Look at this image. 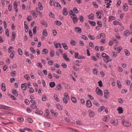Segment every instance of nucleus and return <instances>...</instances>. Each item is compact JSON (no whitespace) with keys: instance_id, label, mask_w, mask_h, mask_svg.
Wrapping results in <instances>:
<instances>
[{"instance_id":"nucleus-20","label":"nucleus","mask_w":132,"mask_h":132,"mask_svg":"<svg viewBox=\"0 0 132 132\" xmlns=\"http://www.w3.org/2000/svg\"><path fill=\"white\" fill-rule=\"evenodd\" d=\"M51 112L52 115H54L55 116H58V114L57 112L55 113L53 110H51L50 111Z\"/></svg>"},{"instance_id":"nucleus-16","label":"nucleus","mask_w":132,"mask_h":132,"mask_svg":"<svg viewBox=\"0 0 132 132\" xmlns=\"http://www.w3.org/2000/svg\"><path fill=\"white\" fill-rule=\"evenodd\" d=\"M12 92L17 97L18 96V93L17 91L16 90L13 89L12 90Z\"/></svg>"},{"instance_id":"nucleus-3","label":"nucleus","mask_w":132,"mask_h":132,"mask_svg":"<svg viewBox=\"0 0 132 132\" xmlns=\"http://www.w3.org/2000/svg\"><path fill=\"white\" fill-rule=\"evenodd\" d=\"M122 123L123 125L126 127H128L131 125V123L129 122L122 121Z\"/></svg>"},{"instance_id":"nucleus-45","label":"nucleus","mask_w":132,"mask_h":132,"mask_svg":"<svg viewBox=\"0 0 132 132\" xmlns=\"http://www.w3.org/2000/svg\"><path fill=\"white\" fill-rule=\"evenodd\" d=\"M117 82L118 87L120 88H121V84L120 81L119 80H117Z\"/></svg>"},{"instance_id":"nucleus-1","label":"nucleus","mask_w":132,"mask_h":132,"mask_svg":"<svg viewBox=\"0 0 132 132\" xmlns=\"http://www.w3.org/2000/svg\"><path fill=\"white\" fill-rule=\"evenodd\" d=\"M96 92L97 94L98 95L102 96L103 95V92L101 89L98 87L96 88Z\"/></svg>"},{"instance_id":"nucleus-55","label":"nucleus","mask_w":132,"mask_h":132,"mask_svg":"<svg viewBox=\"0 0 132 132\" xmlns=\"http://www.w3.org/2000/svg\"><path fill=\"white\" fill-rule=\"evenodd\" d=\"M70 43L72 45H74L76 44V42L73 40H72L71 41Z\"/></svg>"},{"instance_id":"nucleus-28","label":"nucleus","mask_w":132,"mask_h":132,"mask_svg":"<svg viewBox=\"0 0 132 132\" xmlns=\"http://www.w3.org/2000/svg\"><path fill=\"white\" fill-rule=\"evenodd\" d=\"M41 23L44 26H45L46 27H47V23L44 20H43L41 21Z\"/></svg>"},{"instance_id":"nucleus-62","label":"nucleus","mask_w":132,"mask_h":132,"mask_svg":"<svg viewBox=\"0 0 132 132\" xmlns=\"http://www.w3.org/2000/svg\"><path fill=\"white\" fill-rule=\"evenodd\" d=\"M71 99L72 101L74 103H76L77 102L76 99L75 97H72Z\"/></svg>"},{"instance_id":"nucleus-59","label":"nucleus","mask_w":132,"mask_h":132,"mask_svg":"<svg viewBox=\"0 0 132 132\" xmlns=\"http://www.w3.org/2000/svg\"><path fill=\"white\" fill-rule=\"evenodd\" d=\"M73 11L76 13H78L79 12V11L76 7H74L73 9Z\"/></svg>"},{"instance_id":"nucleus-10","label":"nucleus","mask_w":132,"mask_h":132,"mask_svg":"<svg viewBox=\"0 0 132 132\" xmlns=\"http://www.w3.org/2000/svg\"><path fill=\"white\" fill-rule=\"evenodd\" d=\"M63 14L64 15H67L68 14V12L67 9L64 7L63 9Z\"/></svg>"},{"instance_id":"nucleus-64","label":"nucleus","mask_w":132,"mask_h":132,"mask_svg":"<svg viewBox=\"0 0 132 132\" xmlns=\"http://www.w3.org/2000/svg\"><path fill=\"white\" fill-rule=\"evenodd\" d=\"M33 16H35V18H37V16L35 14V12L34 11H32L31 12Z\"/></svg>"},{"instance_id":"nucleus-51","label":"nucleus","mask_w":132,"mask_h":132,"mask_svg":"<svg viewBox=\"0 0 132 132\" xmlns=\"http://www.w3.org/2000/svg\"><path fill=\"white\" fill-rule=\"evenodd\" d=\"M112 56L114 57H116L117 56V53L115 52H112Z\"/></svg>"},{"instance_id":"nucleus-5","label":"nucleus","mask_w":132,"mask_h":132,"mask_svg":"<svg viewBox=\"0 0 132 132\" xmlns=\"http://www.w3.org/2000/svg\"><path fill=\"white\" fill-rule=\"evenodd\" d=\"M111 123L115 126L117 125L118 123V121L117 120H112L111 121Z\"/></svg>"},{"instance_id":"nucleus-6","label":"nucleus","mask_w":132,"mask_h":132,"mask_svg":"<svg viewBox=\"0 0 132 132\" xmlns=\"http://www.w3.org/2000/svg\"><path fill=\"white\" fill-rule=\"evenodd\" d=\"M104 97L106 98H107L109 97L108 94L109 93L107 90H105L104 91Z\"/></svg>"},{"instance_id":"nucleus-15","label":"nucleus","mask_w":132,"mask_h":132,"mask_svg":"<svg viewBox=\"0 0 132 132\" xmlns=\"http://www.w3.org/2000/svg\"><path fill=\"white\" fill-rule=\"evenodd\" d=\"M67 57V56L66 55V53H64L63 54V58L66 61H68V62H69L70 61L69 59Z\"/></svg>"},{"instance_id":"nucleus-14","label":"nucleus","mask_w":132,"mask_h":132,"mask_svg":"<svg viewBox=\"0 0 132 132\" xmlns=\"http://www.w3.org/2000/svg\"><path fill=\"white\" fill-rule=\"evenodd\" d=\"M16 36V34L15 32H13L12 34V39L11 40L13 41L15 39Z\"/></svg>"},{"instance_id":"nucleus-8","label":"nucleus","mask_w":132,"mask_h":132,"mask_svg":"<svg viewBox=\"0 0 132 132\" xmlns=\"http://www.w3.org/2000/svg\"><path fill=\"white\" fill-rule=\"evenodd\" d=\"M21 88L23 90H25L27 89V84L25 83L21 85Z\"/></svg>"},{"instance_id":"nucleus-12","label":"nucleus","mask_w":132,"mask_h":132,"mask_svg":"<svg viewBox=\"0 0 132 132\" xmlns=\"http://www.w3.org/2000/svg\"><path fill=\"white\" fill-rule=\"evenodd\" d=\"M75 30L78 33H81V30L80 28L76 27L75 28Z\"/></svg>"},{"instance_id":"nucleus-47","label":"nucleus","mask_w":132,"mask_h":132,"mask_svg":"<svg viewBox=\"0 0 132 132\" xmlns=\"http://www.w3.org/2000/svg\"><path fill=\"white\" fill-rule=\"evenodd\" d=\"M115 18L113 16H110L109 18V20L110 21H112V20L115 19Z\"/></svg>"},{"instance_id":"nucleus-31","label":"nucleus","mask_w":132,"mask_h":132,"mask_svg":"<svg viewBox=\"0 0 132 132\" xmlns=\"http://www.w3.org/2000/svg\"><path fill=\"white\" fill-rule=\"evenodd\" d=\"M24 30L26 32H27L28 31V26L27 24H25Z\"/></svg>"},{"instance_id":"nucleus-37","label":"nucleus","mask_w":132,"mask_h":132,"mask_svg":"<svg viewBox=\"0 0 132 132\" xmlns=\"http://www.w3.org/2000/svg\"><path fill=\"white\" fill-rule=\"evenodd\" d=\"M73 22L74 23H76L78 21V19L77 18V16L72 19Z\"/></svg>"},{"instance_id":"nucleus-33","label":"nucleus","mask_w":132,"mask_h":132,"mask_svg":"<svg viewBox=\"0 0 132 132\" xmlns=\"http://www.w3.org/2000/svg\"><path fill=\"white\" fill-rule=\"evenodd\" d=\"M42 34L43 35L45 36H46L47 35V31L46 29L43 30Z\"/></svg>"},{"instance_id":"nucleus-9","label":"nucleus","mask_w":132,"mask_h":132,"mask_svg":"<svg viewBox=\"0 0 132 132\" xmlns=\"http://www.w3.org/2000/svg\"><path fill=\"white\" fill-rule=\"evenodd\" d=\"M129 35H131V34L129 32V31L127 29L124 32V36L125 37H128Z\"/></svg>"},{"instance_id":"nucleus-53","label":"nucleus","mask_w":132,"mask_h":132,"mask_svg":"<svg viewBox=\"0 0 132 132\" xmlns=\"http://www.w3.org/2000/svg\"><path fill=\"white\" fill-rule=\"evenodd\" d=\"M44 125L45 126L47 127H49L50 126V124L47 122H44Z\"/></svg>"},{"instance_id":"nucleus-34","label":"nucleus","mask_w":132,"mask_h":132,"mask_svg":"<svg viewBox=\"0 0 132 132\" xmlns=\"http://www.w3.org/2000/svg\"><path fill=\"white\" fill-rule=\"evenodd\" d=\"M93 72L94 74L95 75L98 74V71L97 69L95 68L93 70Z\"/></svg>"},{"instance_id":"nucleus-25","label":"nucleus","mask_w":132,"mask_h":132,"mask_svg":"<svg viewBox=\"0 0 132 132\" xmlns=\"http://www.w3.org/2000/svg\"><path fill=\"white\" fill-rule=\"evenodd\" d=\"M55 84L54 82H51L49 84V85L51 87L53 88L55 86Z\"/></svg>"},{"instance_id":"nucleus-7","label":"nucleus","mask_w":132,"mask_h":132,"mask_svg":"<svg viewBox=\"0 0 132 132\" xmlns=\"http://www.w3.org/2000/svg\"><path fill=\"white\" fill-rule=\"evenodd\" d=\"M89 116L91 118H93L95 116V114L94 112L91 110L89 111Z\"/></svg>"},{"instance_id":"nucleus-39","label":"nucleus","mask_w":132,"mask_h":132,"mask_svg":"<svg viewBox=\"0 0 132 132\" xmlns=\"http://www.w3.org/2000/svg\"><path fill=\"white\" fill-rule=\"evenodd\" d=\"M55 53L54 51L53 50H51V51L50 54L51 57H53L54 56Z\"/></svg>"},{"instance_id":"nucleus-22","label":"nucleus","mask_w":132,"mask_h":132,"mask_svg":"<svg viewBox=\"0 0 132 132\" xmlns=\"http://www.w3.org/2000/svg\"><path fill=\"white\" fill-rule=\"evenodd\" d=\"M38 6L40 10H42L43 9V8L42 6V4L40 2H39L38 4Z\"/></svg>"},{"instance_id":"nucleus-24","label":"nucleus","mask_w":132,"mask_h":132,"mask_svg":"<svg viewBox=\"0 0 132 132\" xmlns=\"http://www.w3.org/2000/svg\"><path fill=\"white\" fill-rule=\"evenodd\" d=\"M56 107L59 110H61L62 109V106L59 104H56Z\"/></svg>"},{"instance_id":"nucleus-27","label":"nucleus","mask_w":132,"mask_h":132,"mask_svg":"<svg viewBox=\"0 0 132 132\" xmlns=\"http://www.w3.org/2000/svg\"><path fill=\"white\" fill-rule=\"evenodd\" d=\"M28 88H29V92L30 94L33 93L34 92V90L33 89L30 87H28Z\"/></svg>"},{"instance_id":"nucleus-52","label":"nucleus","mask_w":132,"mask_h":132,"mask_svg":"<svg viewBox=\"0 0 132 132\" xmlns=\"http://www.w3.org/2000/svg\"><path fill=\"white\" fill-rule=\"evenodd\" d=\"M5 34L8 37H9V30L8 29H7L5 30Z\"/></svg>"},{"instance_id":"nucleus-57","label":"nucleus","mask_w":132,"mask_h":132,"mask_svg":"<svg viewBox=\"0 0 132 132\" xmlns=\"http://www.w3.org/2000/svg\"><path fill=\"white\" fill-rule=\"evenodd\" d=\"M84 18L82 15H81L80 16L79 19L80 21L81 22H83L84 21Z\"/></svg>"},{"instance_id":"nucleus-49","label":"nucleus","mask_w":132,"mask_h":132,"mask_svg":"<svg viewBox=\"0 0 132 132\" xmlns=\"http://www.w3.org/2000/svg\"><path fill=\"white\" fill-rule=\"evenodd\" d=\"M35 113L37 114L40 115H42L43 113V112L42 111H39L38 112L37 111H35Z\"/></svg>"},{"instance_id":"nucleus-11","label":"nucleus","mask_w":132,"mask_h":132,"mask_svg":"<svg viewBox=\"0 0 132 132\" xmlns=\"http://www.w3.org/2000/svg\"><path fill=\"white\" fill-rule=\"evenodd\" d=\"M62 86L61 84H59L57 85L55 89L56 90H60L62 89Z\"/></svg>"},{"instance_id":"nucleus-46","label":"nucleus","mask_w":132,"mask_h":132,"mask_svg":"<svg viewBox=\"0 0 132 132\" xmlns=\"http://www.w3.org/2000/svg\"><path fill=\"white\" fill-rule=\"evenodd\" d=\"M13 47L11 46L10 47L8 50V52L9 53H10L11 52H12L13 51Z\"/></svg>"},{"instance_id":"nucleus-19","label":"nucleus","mask_w":132,"mask_h":132,"mask_svg":"<svg viewBox=\"0 0 132 132\" xmlns=\"http://www.w3.org/2000/svg\"><path fill=\"white\" fill-rule=\"evenodd\" d=\"M114 49L116 50L117 51H118V53H119L121 50L122 49V47H119L117 48H114Z\"/></svg>"},{"instance_id":"nucleus-17","label":"nucleus","mask_w":132,"mask_h":132,"mask_svg":"<svg viewBox=\"0 0 132 132\" xmlns=\"http://www.w3.org/2000/svg\"><path fill=\"white\" fill-rule=\"evenodd\" d=\"M88 18L89 19L94 20V14L93 13H91L90 14L88 15Z\"/></svg>"},{"instance_id":"nucleus-36","label":"nucleus","mask_w":132,"mask_h":132,"mask_svg":"<svg viewBox=\"0 0 132 132\" xmlns=\"http://www.w3.org/2000/svg\"><path fill=\"white\" fill-rule=\"evenodd\" d=\"M14 54L15 52L14 51H13L11 54L10 56V57L11 59H12L14 57Z\"/></svg>"},{"instance_id":"nucleus-29","label":"nucleus","mask_w":132,"mask_h":132,"mask_svg":"<svg viewBox=\"0 0 132 132\" xmlns=\"http://www.w3.org/2000/svg\"><path fill=\"white\" fill-rule=\"evenodd\" d=\"M16 72L15 71H13L11 72V75L12 77H15L16 75Z\"/></svg>"},{"instance_id":"nucleus-23","label":"nucleus","mask_w":132,"mask_h":132,"mask_svg":"<svg viewBox=\"0 0 132 132\" xmlns=\"http://www.w3.org/2000/svg\"><path fill=\"white\" fill-rule=\"evenodd\" d=\"M96 14H97V18L99 19H101V13L100 12H97L96 13Z\"/></svg>"},{"instance_id":"nucleus-21","label":"nucleus","mask_w":132,"mask_h":132,"mask_svg":"<svg viewBox=\"0 0 132 132\" xmlns=\"http://www.w3.org/2000/svg\"><path fill=\"white\" fill-rule=\"evenodd\" d=\"M123 9L125 11H127L128 10V7L127 4H126L125 5H123Z\"/></svg>"},{"instance_id":"nucleus-43","label":"nucleus","mask_w":132,"mask_h":132,"mask_svg":"<svg viewBox=\"0 0 132 132\" xmlns=\"http://www.w3.org/2000/svg\"><path fill=\"white\" fill-rule=\"evenodd\" d=\"M55 3V2L53 0H50L49 3L51 6H52L54 5Z\"/></svg>"},{"instance_id":"nucleus-40","label":"nucleus","mask_w":132,"mask_h":132,"mask_svg":"<svg viewBox=\"0 0 132 132\" xmlns=\"http://www.w3.org/2000/svg\"><path fill=\"white\" fill-rule=\"evenodd\" d=\"M88 37L91 40H94L95 39V38L93 36H92L90 35H88Z\"/></svg>"},{"instance_id":"nucleus-44","label":"nucleus","mask_w":132,"mask_h":132,"mask_svg":"<svg viewBox=\"0 0 132 132\" xmlns=\"http://www.w3.org/2000/svg\"><path fill=\"white\" fill-rule=\"evenodd\" d=\"M55 22L56 23V24L58 26H60L62 24V22L60 21H55Z\"/></svg>"},{"instance_id":"nucleus-2","label":"nucleus","mask_w":132,"mask_h":132,"mask_svg":"<svg viewBox=\"0 0 132 132\" xmlns=\"http://www.w3.org/2000/svg\"><path fill=\"white\" fill-rule=\"evenodd\" d=\"M86 105L88 108H90L92 106V104L90 101L88 100L86 102Z\"/></svg>"},{"instance_id":"nucleus-26","label":"nucleus","mask_w":132,"mask_h":132,"mask_svg":"<svg viewBox=\"0 0 132 132\" xmlns=\"http://www.w3.org/2000/svg\"><path fill=\"white\" fill-rule=\"evenodd\" d=\"M63 48L65 50H67L68 49V46L65 43H62V44Z\"/></svg>"},{"instance_id":"nucleus-50","label":"nucleus","mask_w":132,"mask_h":132,"mask_svg":"<svg viewBox=\"0 0 132 132\" xmlns=\"http://www.w3.org/2000/svg\"><path fill=\"white\" fill-rule=\"evenodd\" d=\"M105 108V107L104 106H101L98 109V111L99 112H101Z\"/></svg>"},{"instance_id":"nucleus-32","label":"nucleus","mask_w":132,"mask_h":132,"mask_svg":"<svg viewBox=\"0 0 132 132\" xmlns=\"http://www.w3.org/2000/svg\"><path fill=\"white\" fill-rule=\"evenodd\" d=\"M92 4L93 5L94 7L96 8H97L98 7V5L96 3L95 1H93L92 3Z\"/></svg>"},{"instance_id":"nucleus-18","label":"nucleus","mask_w":132,"mask_h":132,"mask_svg":"<svg viewBox=\"0 0 132 132\" xmlns=\"http://www.w3.org/2000/svg\"><path fill=\"white\" fill-rule=\"evenodd\" d=\"M117 110L118 111L119 113L121 114L123 113V110L121 107H119L118 108Z\"/></svg>"},{"instance_id":"nucleus-13","label":"nucleus","mask_w":132,"mask_h":132,"mask_svg":"<svg viewBox=\"0 0 132 132\" xmlns=\"http://www.w3.org/2000/svg\"><path fill=\"white\" fill-rule=\"evenodd\" d=\"M1 89L3 91L5 92L6 90V88L5 84L4 83H2L1 85Z\"/></svg>"},{"instance_id":"nucleus-48","label":"nucleus","mask_w":132,"mask_h":132,"mask_svg":"<svg viewBox=\"0 0 132 132\" xmlns=\"http://www.w3.org/2000/svg\"><path fill=\"white\" fill-rule=\"evenodd\" d=\"M18 51L19 54L21 55H22L23 53L22 50L20 48H19L18 49Z\"/></svg>"},{"instance_id":"nucleus-56","label":"nucleus","mask_w":132,"mask_h":132,"mask_svg":"<svg viewBox=\"0 0 132 132\" xmlns=\"http://www.w3.org/2000/svg\"><path fill=\"white\" fill-rule=\"evenodd\" d=\"M49 14L51 18H54V15L51 12H50Z\"/></svg>"},{"instance_id":"nucleus-54","label":"nucleus","mask_w":132,"mask_h":132,"mask_svg":"<svg viewBox=\"0 0 132 132\" xmlns=\"http://www.w3.org/2000/svg\"><path fill=\"white\" fill-rule=\"evenodd\" d=\"M36 27H35L33 29V33L34 35L36 33Z\"/></svg>"},{"instance_id":"nucleus-58","label":"nucleus","mask_w":132,"mask_h":132,"mask_svg":"<svg viewBox=\"0 0 132 132\" xmlns=\"http://www.w3.org/2000/svg\"><path fill=\"white\" fill-rule=\"evenodd\" d=\"M31 108L32 109H34L35 108H36L37 107V106L35 104H31Z\"/></svg>"},{"instance_id":"nucleus-38","label":"nucleus","mask_w":132,"mask_h":132,"mask_svg":"<svg viewBox=\"0 0 132 132\" xmlns=\"http://www.w3.org/2000/svg\"><path fill=\"white\" fill-rule=\"evenodd\" d=\"M42 52H44V53H42L43 54H47L48 53V51L47 50V49H46V48L43 49L42 50Z\"/></svg>"},{"instance_id":"nucleus-41","label":"nucleus","mask_w":132,"mask_h":132,"mask_svg":"<svg viewBox=\"0 0 132 132\" xmlns=\"http://www.w3.org/2000/svg\"><path fill=\"white\" fill-rule=\"evenodd\" d=\"M54 98L55 100L57 102H59L60 100L57 97V95L56 94H55L54 96Z\"/></svg>"},{"instance_id":"nucleus-60","label":"nucleus","mask_w":132,"mask_h":132,"mask_svg":"<svg viewBox=\"0 0 132 132\" xmlns=\"http://www.w3.org/2000/svg\"><path fill=\"white\" fill-rule=\"evenodd\" d=\"M97 23L100 27H102V23L100 21H98Z\"/></svg>"},{"instance_id":"nucleus-35","label":"nucleus","mask_w":132,"mask_h":132,"mask_svg":"<svg viewBox=\"0 0 132 132\" xmlns=\"http://www.w3.org/2000/svg\"><path fill=\"white\" fill-rule=\"evenodd\" d=\"M124 51L125 54L126 56H129L130 55V53L128 50L127 49H125V50Z\"/></svg>"},{"instance_id":"nucleus-61","label":"nucleus","mask_w":132,"mask_h":132,"mask_svg":"<svg viewBox=\"0 0 132 132\" xmlns=\"http://www.w3.org/2000/svg\"><path fill=\"white\" fill-rule=\"evenodd\" d=\"M30 50L33 53H36V51L32 47L30 48Z\"/></svg>"},{"instance_id":"nucleus-63","label":"nucleus","mask_w":132,"mask_h":132,"mask_svg":"<svg viewBox=\"0 0 132 132\" xmlns=\"http://www.w3.org/2000/svg\"><path fill=\"white\" fill-rule=\"evenodd\" d=\"M70 15H73L74 16H76V15L74 13V12L72 10H70Z\"/></svg>"},{"instance_id":"nucleus-42","label":"nucleus","mask_w":132,"mask_h":132,"mask_svg":"<svg viewBox=\"0 0 132 132\" xmlns=\"http://www.w3.org/2000/svg\"><path fill=\"white\" fill-rule=\"evenodd\" d=\"M25 130H27L28 131H30L31 130L29 128H25L24 129H20V131L21 132H25Z\"/></svg>"},{"instance_id":"nucleus-30","label":"nucleus","mask_w":132,"mask_h":132,"mask_svg":"<svg viewBox=\"0 0 132 132\" xmlns=\"http://www.w3.org/2000/svg\"><path fill=\"white\" fill-rule=\"evenodd\" d=\"M88 22H89L91 25L93 26H95L96 25V22L94 21H91L90 20H88Z\"/></svg>"},{"instance_id":"nucleus-4","label":"nucleus","mask_w":132,"mask_h":132,"mask_svg":"<svg viewBox=\"0 0 132 132\" xmlns=\"http://www.w3.org/2000/svg\"><path fill=\"white\" fill-rule=\"evenodd\" d=\"M110 58V56L108 55L106 57H105V58H103V59L104 60L105 62V63H107L109 61H112V60H111Z\"/></svg>"}]
</instances>
